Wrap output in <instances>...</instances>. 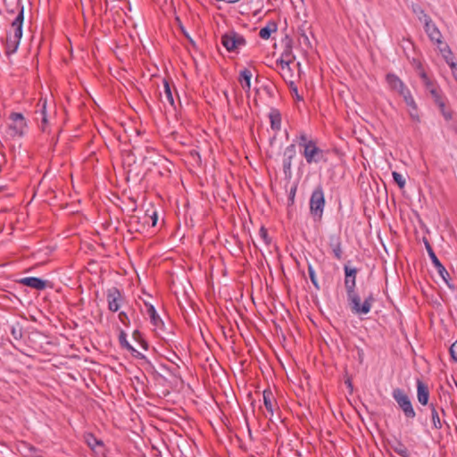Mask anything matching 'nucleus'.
Wrapping results in <instances>:
<instances>
[{
  "label": "nucleus",
  "mask_w": 457,
  "mask_h": 457,
  "mask_svg": "<svg viewBox=\"0 0 457 457\" xmlns=\"http://www.w3.org/2000/svg\"><path fill=\"white\" fill-rule=\"evenodd\" d=\"M308 273H309L310 279H311L312 285L314 286V287L317 290H320V285H319V282H318V279L316 277V273H315V270L312 264H308Z\"/></svg>",
  "instance_id": "obj_35"
},
{
  "label": "nucleus",
  "mask_w": 457,
  "mask_h": 457,
  "mask_svg": "<svg viewBox=\"0 0 457 457\" xmlns=\"http://www.w3.org/2000/svg\"><path fill=\"white\" fill-rule=\"evenodd\" d=\"M163 92L160 94L161 101L165 104L168 103L175 108V100L173 97L171 87L167 79H163Z\"/></svg>",
  "instance_id": "obj_18"
},
{
  "label": "nucleus",
  "mask_w": 457,
  "mask_h": 457,
  "mask_svg": "<svg viewBox=\"0 0 457 457\" xmlns=\"http://www.w3.org/2000/svg\"><path fill=\"white\" fill-rule=\"evenodd\" d=\"M287 85H288L290 91L295 94L296 99L298 101L303 100V97L300 96L298 94L297 86H296L295 82L294 80H290Z\"/></svg>",
  "instance_id": "obj_38"
},
{
  "label": "nucleus",
  "mask_w": 457,
  "mask_h": 457,
  "mask_svg": "<svg viewBox=\"0 0 457 457\" xmlns=\"http://www.w3.org/2000/svg\"><path fill=\"white\" fill-rule=\"evenodd\" d=\"M269 119L270 122V128L273 131H279L281 129V113L277 108H270L269 112Z\"/></svg>",
  "instance_id": "obj_19"
},
{
  "label": "nucleus",
  "mask_w": 457,
  "mask_h": 457,
  "mask_svg": "<svg viewBox=\"0 0 457 457\" xmlns=\"http://www.w3.org/2000/svg\"><path fill=\"white\" fill-rule=\"evenodd\" d=\"M106 300L108 310L112 312H117L125 301L122 292L116 287H112L106 290Z\"/></svg>",
  "instance_id": "obj_8"
},
{
  "label": "nucleus",
  "mask_w": 457,
  "mask_h": 457,
  "mask_svg": "<svg viewBox=\"0 0 457 457\" xmlns=\"http://www.w3.org/2000/svg\"><path fill=\"white\" fill-rule=\"evenodd\" d=\"M296 155L295 145L291 144L287 145L283 154V171L286 178L292 176V162Z\"/></svg>",
  "instance_id": "obj_11"
},
{
  "label": "nucleus",
  "mask_w": 457,
  "mask_h": 457,
  "mask_svg": "<svg viewBox=\"0 0 457 457\" xmlns=\"http://www.w3.org/2000/svg\"><path fill=\"white\" fill-rule=\"evenodd\" d=\"M429 408L431 411V421L433 428L439 430L443 428V422L440 420L438 410L434 403H430Z\"/></svg>",
  "instance_id": "obj_26"
},
{
  "label": "nucleus",
  "mask_w": 457,
  "mask_h": 457,
  "mask_svg": "<svg viewBox=\"0 0 457 457\" xmlns=\"http://www.w3.org/2000/svg\"><path fill=\"white\" fill-rule=\"evenodd\" d=\"M20 284L37 289L44 290L46 287L47 281L37 277H26L18 281Z\"/></svg>",
  "instance_id": "obj_16"
},
{
  "label": "nucleus",
  "mask_w": 457,
  "mask_h": 457,
  "mask_svg": "<svg viewBox=\"0 0 457 457\" xmlns=\"http://www.w3.org/2000/svg\"><path fill=\"white\" fill-rule=\"evenodd\" d=\"M149 159H150V158H148V157H145V158H144V162H149Z\"/></svg>",
  "instance_id": "obj_53"
},
{
  "label": "nucleus",
  "mask_w": 457,
  "mask_h": 457,
  "mask_svg": "<svg viewBox=\"0 0 457 457\" xmlns=\"http://www.w3.org/2000/svg\"><path fill=\"white\" fill-rule=\"evenodd\" d=\"M392 176L394 181L398 185V187L402 189L405 187V179L397 171H393Z\"/></svg>",
  "instance_id": "obj_36"
},
{
  "label": "nucleus",
  "mask_w": 457,
  "mask_h": 457,
  "mask_svg": "<svg viewBox=\"0 0 457 457\" xmlns=\"http://www.w3.org/2000/svg\"><path fill=\"white\" fill-rule=\"evenodd\" d=\"M452 359L457 361V340L452 344L449 349Z\"/></svg>",
  "instance_id": "obj_42"
},
{
  "label": "nucleus",
  "mask_w": 457,
  "mask_h": 457,
  "mask_svg": "<svg viewBox=\"0 0 457 457\" xmlns=\"http://www.w3.org/2000/svg\"><path fill=\"white\" fill-rule=\"evenodd\" d=\"M403 98L405 97V96H409L411 95V91L410 89L406 87V85H404L403 87V89H400L398 92H397Z\"/></svg>",
  "instance_id": "obj_45"
},
{
  "label": "nucleus",
  "mask_w": 457,
  "mask_h": 457,
  "mask_svg": "<svg viewBox=\"0 0 457 457\" xmlns=\"http://www.w3.org/2000/svg\"><path fill=\"white\" fill-rule=\"evenodd\" d=\"M439 109H440V112H441L442 115L445 119V120H452V118H453L452 112L449 111V110H446L445 103H444V106L443 107H439Z\"/></svg>",
  "instance_id": "obj_41"
},
{
  "label": "nucleus",
  "mask_w": 457,
  "mask_h": 457,
  "mask_svg": "<svg viewBox=\"0 0 457 457\" xmlns=\"http://www.w3.org/2000/svg\"><path fill=\"white\" fill-rule=\"evenodd\" d=\"M297 139L298 145L303 148L302 154L308 164L327 162V152L318 146L316 140L309 137L304 132H301Z\"/></svg>",
  "instance_id": "obj_2"
},
{
  "label": "nucleus",
  "mask_w": 457,
  "mask_h": 457,
  "mask_svg": "<svg viewBox=\"0 0 457 457\" xmlns=\"http://www.w3.org/2000/svg\"><path fill=\"white\" fill-rule=\"evenodd\" d=\"M411 10H412L413 13H415L417 15L418 19L420 21H422L423 23L426 22L427 19L428 20L431 19L429 17V15H428L425 12L424 9L420 5H419V4H413L411 5Z\"/></svg>",
  "instance_id": "obj_30"
},
{
  "label": "nucleus",
  "mask_w": 457,
  "mask_h": 457,
  "mask_svg": "<svg viewBox=\"0 0 457 457\" xmlns=\"http://www.w3.org/2000/svg\"><path fill=\"white\" fill-rule=\"evenodd\" d=\"M151 219L153 220L152 222V226H155L156 223H157V213L156 212H154V214L151 216Z\"/></svg>",
  "instance_id": "obj_49"
},
{
  "label": "nucleus",
  "mask_w": 457,
  "mask_h": 457,
  "mask_svg": "<svg viewBox=\"0 0 457 457\" xmlns=\"http://www.w3.org/2000/svg\"><path fill=\"white\" fill-rule=\"evenodd\" d=\"M259 236L263 240L266 245L271 243V239L269 237L268 230L262 226L259 230Z\"/></svg>",
  "instance_id": "obj_37"
},
{
  "label": "nucleus",
  "mask_w": 457,
  "mask_h": 457,
  "mask_svg": "<svg viewBox=\"0 0 457 457\" xmlns=\"http://www.w3.org/2000/svg\"><path fill=\"white\" fill-rule=\"evenodd\" d=\"M430 95H431L432 98L434 99L435 104L438 107L444 106L445 97H444L440 88H438L437 90H432Z\"/></svg>",
  "instance_id": "obj_33"
},
{
  "label": "nucleus",
  "mask_w": 457,
  "mask_h": 457,
  "mask_svg": "<svg viewBox=\"0 0 457 457\" xmlns=\"http://www.w3.org/2000/svg\"><path fill=\"white\" fill-rule=\"evenodd\" d=\"M263 403L266 410L269 411V413L272 416L274 413L273 409V403H275V398L270 390H264L263 391Z\"/></svg>",
  "instance_id": "obj_24"
},
{
  "label": "nucleus",
  "mask_w": 457,
  "mask_h": 457,
  "mask_svg": "<svg viewBox=\"0 0 457 457\" xmlns=\"http://www.w3.org/2000/svg\"><path fill=\"white\" fill-rule=\"evenodd\" d=\"M278 29V24L270 21L265 27L262 28L259 32V37L262 39H269L272 32H276Z\"/></svg>",
  "instance_id": "obj_23"
},
{
  "label": "nucleus",
  "mask_w": 457,
  "mask_h": 457,
  "mask_svg": "<svg viewBox=\"0 0 457 457\" xmlns=\"http://www.w3.org/2000/svg\"><path fill=\"white\" fill-rule=\"evenodd\" d=\"M439 275H440V277L443 278V280L445 282V284L450 288H453L454 287V286L453 284H451V282H450L451 281V277H450V275H449L447 270H445V272H444V273H440Z\"/></svg>",
  "instance_id": "obj_43"
},
{
  "label": "nucleus",
  "mask_w": 457,
  "mask_h": 457,
  "mask_svg": "<svg viewBox=\"0 0 457 457\" xmlns=\"http://www.w3.org/2000/svg\"><path fill=\"white\" fill-rule=\"evenodd\" d=\"M392 397L396 402L398 407L402 410L407 420H413L416 417V411L409 395L402 388H395L392 392Z\"/></svg>",
  "instance_id": "obj_6"
},
{
  "label": "nucleus",
  "mask_w": 457,
  "mask_h": 457,
  "mask_svg": "<svg viewBox=\"0 0 457 457\" xmlns=\"http://www.w3.org/2000/svg\"><path fill=\"white\" fill-rule=\"evenodd\" d=\"M252 72L249 69L245 68L244 70L240 71L239 72V83L241 84L243 89L246 92H248L251 88V79H252Z\"/></svg>",
  "instance_id": "obj_21"
},
{
  "label": "nucleus",
  "mask_w": 457,
  "mask_h": 457,
  "mask_svg": "<svg viewBox=\"0 0 457 457\" xmlns=\"http://www.w3.org/2000/svg\"><path fill=\"white\" fill-rule=\"evenodd\" d=\"M328 245L334 257L338 261L342 260L344 252L342 247V239L339 233H334L328 236Z\"/></svg>",
  "instance_id": "obj_12"
},
{
  "label": "nucleus",
  "mask_w": 457,
  "mask_h": 457,
  "mask_svg": "<svg viewBox=\"0 0 457 457\" xmlns=\"http://www.w3.org/2000/svg\"><path fill=\"white\" fill-rule=\"evenodd\" d=\"M424 30L431 42L436 44L437 46L443 45L444 41L442 33L432 19L426 20V22H424Z\"/></svg>",
  "instance_id": "obj_10"
},
{
  "label": "nucleus",
  "mask_w": 457,
  "mask_h": 457,
  "mask_svg": "<svg viewBox=\"0 0 457 457\" xmlns=\"http://www.w3.org/2000/svg\"><path fill=\"white\" fill-rule=\"evenodd\" d=\"M119 343L121 348L127 349L136 359L145 360L146 357L136 350L127 340V335L124 330H120L119 335Z\"/></svg>",
  "instance_id": "obj_14"
},
{
  "label": "nucleus",
  "mask_w": 457,
  "mask_h": 457,
  "mask_svg": "<svg viewBox=\"0 0 457 457\" xmlns=\"http://www.w3.org/2000/svg\"><path fill=\"white\" fill-rule=\"evenodd\" d=\"M11 334L12 337L16 340H20L22 337V330L21 328L12 326L11 328Z\"/></svg>",
  "instance_id": "obj_40"
},
{
  "label": "nucleus",
  "mask_w": 457,
  "mask_h": 457,
  "mask_svg": "<svg viewBox=\"0 0 457 457\" xmlns=\"http://www.w3.org/2000/svg\"><path fill=\"white\" fill-rule=\"evenodd\" d=\"M295 55L293 54L292 46H287L284 51L281 54L279 59L277 60V63L279 65H287L291 64L295 60Z\"/></svg>",
  "instance_id": "obj_22"
},
{
  "label": "nucleus",
  "mask_w": 457,
  "mask_h": 457,
  "mask_svg": "<svg viewBox=\"0 0 457 457\" xmlns=\"http://www.w3.org/2000/svg\"><path fill=\"white\" fill-rule=\"evenodd\" d=\"M132 337L136 342H137L141 345V347L144 350L148 349V347H149L148 343L144 338L142 333L138 329L134 330V332L132 333Z\"/></svg>",
  "instance_id": "obj_31"
},
{
  "label": "nucleus",
  "mask_w": 457,
  "mask_h": 457,
  "mask_svg": "<svg viewBox=\"0 0 457 457\" xmlns=\"http://www.w3.org/2000/svg\"><path fill=\"white\" fill-rule=\"evenodd\" d=\"M420 77L422 79L426 90L428 91L429 94L432 92V90H437L439 88L438 85L428 78L424 70H421L420 72Z\"/></svg>",
  "instance_id": "obj_27"
},
{
  "label": "nucleus",
  "mask_w": 457,
  "mask_h": 457,
  "mask_svg": "<svg viewBox=\"0 0 457 457\" xmlns=\"http://www.w3.org/2000/svg\"><path fill=\"white\" fill-rule=\"evenodd\" d=\"M345 271V287L347 295V300L349 302L351 310L353 313L358 315L368 314L372 307L375 298L370 293L362 303H361V298L355 291L356 287V276L358 270L354 267H350L345 264L344 266Z\"/></svg>",
  "instance_id": "obj_1"
},
{
  "label": "nucleus",
  "mask_w": 457,
  "mask_h": 457,
  "mask_svg": "<svg viewBox=\"0 0 457 457\" xmlns=\"http://www.w3.org/2000/svg\"><path fill=\"white\" fill-rule=\"evenodd\" d=\"M416 68H417V70H418L419 73L421 71V70H424V69H423V67H422V64H421L420 62H419V63L417 64V67H416Z\"/></svg>",
  "instance_id": "obj_52"
},
{
  "label": "nucleus",
  "mask_w": 457,
  "mask_h": 457,
  "mask_svg": "<svg viewBox=\"0 0 457 457\" xmlns=\"http://www.w3.org/2000/svg\"><path fill=\"white\" fill-rule=\"evenodd\" d=\"M326 201L323 187L318 185L312 191L310 197V213L314 220H321Z\"/></svg>",
  "instance_id": "obj_4"
},
{
  "label": "nucleus",
  "mask_w": 457,
  "mask_h": 457,
  "mask_svg": "<svg viewBox=\"0 0 457 457\" xmlns=\"http://www.w3.org/2000/svg\"><path fill=\"white\" fill-rule=\"evenodd\" d=\"M84 439L89 448L95 450L97 445H103V441L97 439L92 433H86Z\"/></svg>",
  "instance_id": "obj_29"
},
{
  "label": "nucleus",
  "mask_w": 457,
  "mask_h": 457,
  "mask_svg": "<svg viewBox=\"0 0 457 457\" xmlns=\"http://www.w3.org/2000/svg\"><path fill=\"white\" fill-rule=\"evenodd\" d=\"M417 398L423 406L428 403L429 390L428 386L420 379H417Z\"/></svg>",
  "instance_id": "obj_17"
},
{
  "label": "nucleus",
  "mask_w": 457,
  "mask_h": 457,
  "mask_svg": "<svg viewBox=\"0 0 457 457\" xmlns=\"http://www.w3.org/2000/svg\"><path fill=\"white\" fill-rule=\"evenodd\" d=\"M221 44L228 52H233L245 46L246 41L242 35L235 31H229L221 37Z\"/></svg>",
  "instance_id": "obj_9"
},
{
  "label": "nucleus",
  "mask_w": 457,
  "mask_h": 457,
  "mask_svg": "<svg viewBox=\"0 0 457 457\" xmlns=\"http://www.w3.org/2000/svg\"><path fill=\"white\" fill-rule=\"evenodd\" d=\"M423 242H424L426 250L428 252V254L432 263L435 264L437 262H439V259L436 255V253H435V252H434V250H433L429 241L426 237H423Z\"/></svg>",
  "instance_id": "obj_34"
},
{
  "label": "nucleus",
  "mask_w": 457,
  "mask_h": 457,
  "mask_svg": "<svg viewBox=\"0 0 457 457\" xmlns=\"http://www.w3.org/2000/svg\"><path fill=\"white\" fill-rule=\"evenodd\" d=\"M295 190H296V187L291 189L290 196H291L292 200L295 197Z\"/></svg>",
  "instance_id": "obj_51"
},
{
  "label": "nucleus",
  "mask_w": 457,
  "mask_h": 457,
  "mask_svg": "<svg viewBox=\"0 0 457 457\" xmlns=\"http://www.w3.org/2000/svg\"><path fill=\"white\" fill-rule=\"evenodd\" d=\"M8 133L11 137H22L28 129L27 120L21 112H12L9 115Z\"/></svg>",
  "instance_id": "obj_7"
},
{
  "label": "nucleus",
  "mask_w": 457,
  "mask_h": 457,
  "mask_svg": "<svg viewBox=\"0 0 457 457\" xmlns=\"http://www.w3.org/2000/svg\"><path fill=\"white\" fill-rule=\"evenodd\" d=\"M441 412L445 415V411L443 408L440 409Z\"/></svg>",
  "instance_id": "obj_54"
},
{
  "label": "nucleus",
  "mask_w": 457,
  "mask_h": 457,
  "mask_svg": "<svg viewBox=\"0 0 457 457\" xmlns=\"http://www.w3.org/2000/svg\"><path fill=\"white\" fill-rule=\"evenodd\" d=\"M38 110L36 111L37 120L40 121L39 128L43 132H46L48 128V118L46 113V100L40 99Z\"/></svg>",
  "instance_id": "obj_13"
},
{
  "label": "nucleus",
  "mask_w": 457,
  "mask_h": 457,
  "mask_svg": "<svg viewBox=\"0 0 457 457\" xmlns=\"http://www.w3.org/2000/svg\"><path fill=\"white\" fill-rule=\"evenodd\" d=\"M24 21V8L21 6L18 15L11 24L12 31L6 35V54H14L20 46L22 37V25Z\"/></svg>",
  "instance_id": "obj_3"
},
{
  "label": "nucleus",
  "mask_w": 457,
  "mask_h": 457,
  "mask_svg": "<svg viewBox=\"0 0 457 457\" xmlns=\"http://www.w3.org/2000/svg\"><path fill=\"white\" fill-rule=\"evenodd\" d=\"M345 383L347 385V386L351 389V391L353 390V384H352V381L350 378H347Z\"/></svg>",
  "instance_id": "obj_50"
},
{
  "label": "nucleus",
  "mask_w": 457,
  "mask_h": 457,
  "mask_svg": "<svg viewBox=\"0 0 457 457\" xmlns=\"http://www.w3.org/2000/svg\"><path fill=\"white\" fill-rule=\"evenodd\" d=\"M387 444L401 457H410L411 454L408 448L400 438L394 436L392 439L387 440Z\"/></svg>",
  "instance_id": "obj_15"
},
{
  "label": "nucleus",
  "mask_w": 457,
  "mask_h": 457,
  "mask_svg": "<svg viewBox=\"0 0 457 457\" xmlns=\"http://www.w3.org/2000/svg\"><path fill=\"white\" fill-rule=\"evenodd\" d=\"M443 57L445 58L447 64L450 66L451 61H453V52L451 51L449 46L446 43H443L437 46Z\"/></svg>",
  "instance_id": "obj_28"
},
{
  "label": "nucleus",
  "mask_w": 457,
  "mask_h": 457,
  "mask_svg": "<svg viewBox=\"0 0 457 457\" xmlns=\"http://www.w3.org/2000/svg\"><path fill=\"white\" fill-rule=\"evenodd\" d=\"M167 162V159H165V158H164L163 156H162V155H158V154H157V155L155 156V160H154V162H150V163H153V164H154V165H156V164H159V163H161V164H162V163H163V162Z\"/></svg>",
  "instance_id": "obj_46"
},
{
  "label": "nucleus",
  "mask_w": 457,
  "mask_h": 457,
  "mask_svg": "<svg viewBox=\"0 0 457 457\" xmlns=\"http://www.w3.org/2000/svg\"><path fill=\"white\" fill-rule=\"evenodd\" d=\"M146 307V312L150 318V321L152 325L154 327V330L158 337H160L164 341H170L173 336V332L171 330L167 329L163 320L158 315L154 306L153 304L145 303Z\"/></svg>",
  "instance_id": "obj_5"
},
{
  "label": "nucleus",
  "mask_w": 457,
  "mask_h": 457,
  "mask_svg": "<svg viewBox=\"0 0 457 457\" xmlns=\"http://www.w3.org/2000/svg\"><path fill=\"white\" fill-rule=\"evenodd\" d=\"M119 320L125 326L129 327L130 325V320L128 314L125 312H120L118 315Z\"/></svg>",
  "instance_id": "obj_39"
},
{
  "label": "nucleus",
  "mask_w": 457,
  "mask_h": 457,
  "mask_svg": "<svg viewBox=\"0 0 457 457\" xmlns=\"http://www.w3.org/2000/svg\"><path fill=\"white\" fill-rule=\"evenodd\" d=\"M386 81L389 88L395 92L403 89V87L405 85L404 82L395 73H387L386 75Z\"/></svg>",
  "instance_id": "obj_20"
},
{
  "label": "nucleus",
  "mask_w": 457,
  "mask_h": 457,
  "mask_svg": "<svg viewBox=\"0 0 457 457\" xmlns=\"http://www.w3.org/2000/svg\"><path fill=\"white\" fill-rule=\"evenodd\" d=\"M403 100H404L406 105L411 109L410 115H411V119L414 120H419V116L417 114L418 107H417V104L415 103V100H414L412 95L411 94L409 96H405Z\"/></svg>",
  "instance_id": "obj_25"
},
{
  "label": "nucleus",
  "mask_w": 457,
  "mask_h": 457,
  "mask_svg": "<svg viewBox=\"0 0 457 457\" xmlns=\"http://www.w3.org/2000/svg\"><path fill=\"white\" fill-rule=\"evenodd\" d=\"M450 68H451L453 76L457 82V62H455L454 61H451Z\"/></svg>",
  "instance_id": "obj_44"
},
{
  "label": "nucleus",
  "mask_w": 457,
  "mask_h": 457,
  "mask_svg": "<svg viewBox=\"0 0 457 457\" xmlns=\"http://www.w3.org/2000/svg\"><path fill=\"white\" fill-rule=\"evenodd\" d=\"M433 265L436 267L438 274L444 273L446 270L445 268L444 267V265L441 263L440 261L437 262L436 263L433 264Z\"/></svg>",
  "instance_id": "obj_48"
},
{
  "label": "nucleus",
  "mask_w": 457,
  "mask_h": 457,
  "mask_svg": "<svg viewBox=\"0 0 457 457\" xmlns=\"http://www.w3.org/2000/svg\"><path fill=\"white\" fill-rule=\"evenodd\" d=\"M280 68H281V71H282L281 76H282L283 79L285 80V82L287 84H288V82L290 80H293L292 78L294 76L293 71L290 68V64L280 65Z\"/></svg>",
  "instance_id": "obj_32"
},
{
  "label": "nucleus",
  "mask_w": 457,
  "mask_h": 457,
  "mask_svg": "<svg viewBox=\"0 0 457 457\" xmlns=\"http://www.w3.org/2000/svg\"><path fill=\"white\" fill-rule=\"evenodd\" d=\"M263 90L266 92V94L270 97H273L274 96V90H273V87L271 86H269V85L263 86Z\"/></svg>",
  "instance_id": "obj_47"
}]
</instances>
